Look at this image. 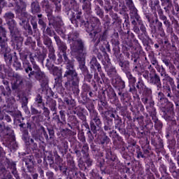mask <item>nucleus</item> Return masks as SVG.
<instances>
[{"mask_svg":"<svg viewBox=\"0 0 179 179\" xmlns=\"http://www.w3.org/2000/svg\"><path fill=\"white\" fill-rule=\"evenodd\" d=\"M160 43L163 48H164V50H167V51H170V50H171V47H176V44L173 43L171 45V43H170V41L167 36H166V34L165 36L160 39Z\"/></svg>","mask_w":179,"mask_h":179,"instance_id":"nucleus-58","label":"nucleus"},{"mask_svg":"<svg viewBox=\"0 0 179 179\" xmlns=\"http://www.w3.org/2000/svg\"><path fill=\"white\" fill-rule=\"evenodd\" d=\"M90 118L91 131L94 135H95L96 141L98 145H99L103 149V152L99 154V156L103 157V156L105 155L106 162H107V150L109 149L110 152L113 153L111 151V148L107 146L111 140L110 139V137L107 136V134L104 132V131L101 130V127H103V122H101V117L99 115V113L93 115L92 116H90Z\"/></svg>","mask_w":179,"mask_h":179,"instance_id":"nucleus-3","label":"nucleus"},{"mask_svg":"<svg viewBox=\"0 0 179 179\" xmlns=\"http://www.w3.org/2000/svg\"><path fill=\"white\" fill-rule=\"evenodd\" d=\"M131 100H132V96L130 95V99L128 102H122L123 106H128L129 108L130 111L131 113H138L139 114V112L141 111V113L145 112V106H143V104H142V102H141L140 100H137V103H131Z\"/></svg>","mask_w":179,"mask_h":179,"instance_id":"nucleus-40","label":"nucleus"},{"mask_svg":"<svg viewBox=\"0 0 179 179\" xmlns=\"http://www.w3.org/2000/svg\"><path fill=\"white\" fill-rule=\"evenodd\" d=\"M64 12L69 17L71 22L74 27H81L86 31L87 26H89V20L83 17L82 10L79 8V5L77 4V8H70L64 9Z\"/></svg>","mask_w":179,"mask_h":179,"instance_id":"nucleus-9","label":"nucleus"},{"mask_svg":"<svg viewBox=\"0 0 179 179\" xmlns=\"http://www.w3.org/2000/svg\"><path fill=\"white\" fill-rule=\"evenodd\" d=\"M79 1L83 3L82 8L83 10L85 12V15L90 16L93 13L92 11V3L89 0H79Z\"/></svg>","mask_w":179,"mask_h":179,"instance_id":"nucleus-55","label":"nucleus"},{"mask_svg":"<svg viewBox=\"0 0 179 179\" xmlns=\"http://www.w3.org/2000/svg\"><path fill=\"white\" fill-rule=\"evenodd\" d=\"M142 12L145 19H146L148 22H150V20L153 19V15L150 13V8L148 7V4L142 6Z\"/></svg>","mask_w":179,"mask_h":179,"instance_id":"nucleus-62","label":"nucleus"},{"mask_svg":"<svg viewBox=\"0 0 179 179\" xmlns=\"http://www.w3.org/2000/svg\"><path fill=\"white\" fill-rule=\"evenodd\" d=\"M32 136L34 138H30L29 131H24V135L22 136V139L24 142L27 149L29 150L28 153H31V152L37 150V143H44V139H45V137L41 133H38V134Z\"/></svg>","mask_w":179,"mask_h":179,"instance_id":"nucleus-20","label":"nucleus"},{"mask_svg":"<svg viewBox=\"0 0 179 179\" xmlns=\"http://www.w3.org/2000/svg\"><path fill=\"white\" fill-rule=\"evenodd\" d=\"M101 22L97 17H92L88 20V26H87L86 32L91 40V43L94 44L93 50H99V45L101 41H106L108 38V32L107 29H104L101 32Z\"/></svg>","mask_w":179,"mask_h":179,"instance_id":"nucleus-4","label":"nucleus"},{"mask_svg":"<svg viewBox=\"0 0 179 179\" xmlns=\"http://www.w3.org/2000/svg\"><path fill=\"white\" fill-rule=\"evenodd\" d=\"M0 136L4 137L3 143L6 148L17 149V142H16L15 131L12 129V126H6L3 122L0 123Z\"/></svg>","mask_w":179,"mask_h":179,"instance_id":"nucleus-14","label":"nucleus"},{"mask_svg":"<svg viewBox=\"0 0 179 179\" xmlns=\"http://www.w3.org/2000/svg\"><path fill=\"white\" fill-rule=\"evenodd\" d=\"M70 45L74 52H78V54H81L82 55L86 53V43L82 38H78L77 41L70 44Z\"/></svg>","mask_w":179,"mask_h":179,"instance_id":"nucleus-41","label":"nucleus"},{"mask_svg":"<svg viewBox=\"0 0 179 179\" xmlns=\"http://www.w3.org/2000/svg\"><path fill=\"white\" fill-rule=\"evenodd\" d=\"M110 117L114 120V128L117 129L122 135H125L127 136V127L124 128V124H122V119L118 115H117V110L112 108L109 110Z\"/></svg>","mask_w":179,"mask_h":179,"instance_id":"nucleus-26","label":"nucleus"},{"mask_svg":"<svg viewBox=\"0 0 179 179\" xmlns=\"http://www.w3.org/2000/svg\"><path fill=\"white\" fill-rule=\"evenodd\" d=\"M113 147L115 150H118L122 155V159H124V165L122 164L124 167H127L131 166V155L127 152V148H125V141L120 143L115 142L113 143Z\"/></svg>","mask_w":179,"mask_h":179,"instance_id":"nucleus-28","label":"nucleus"},{"mask_svg":"<svg viewBox=\"0 0 179 179\" xmlns=\"http://www.w3.org/2000/svg\"><path fill=\"white\" fill-rule=\"evenodd\" d=\"M8 38H6V29L0 26V47L1 48V55L3 57L6 65L9 68L12 66L13 62V55L10 53V48H8Z\"/></svg>","mask_w":179,"mask_h":179,"instance_id":"nucleus-16","label":"nucleus"},{"mask_svg":"<svg viewBox=\"0 0 179 179\" xmlns=\"http://www.w3.org/2000/svg\"><path fill=\"white\" fill-rule=\"evenodd\" d=\"M112 45H113V51L114 57H117L118 55H121V50L120 49V41L117 38H112L111 40Z\"/></svg>","mask_w":179,"mask_h":179,"instance_id":"nucleus-59","label":"nucleus"},{"mask_svg":"<svg viewBox=\"0 0 179 179\" xmlns=\"http://www.w3.org/2000/svg\"><path fill=\"white\" fill-rule=\"evenodd\" d=\"M106 85H107L108 87L106 88V90L103 92H106L108 101L110 103V104H114L115 106H117V104L120 103V99L117 96V93H115V90H114V88L110 86V81L108 84Z\"/></svg>","mask_w":179,"mask_h":179,"instance_id":"nucleus-42","label":"nucleus"},{"mask_svg":"<svg viewBox=\"0 0 179 179\" xmlns=\"http://www.w3.org/2000/svg\"><path fill=\"white\" fill-rule=\"evenodd\" d=\"M41 6H42V9L43 10H44V12L46 14V16L48 17V24H51L52 23H54V21L58 18H59L60 17H55L52 15V8H51V6L50 5V1H48V0H43L41 2Z\"/></svg>","mask_w":179,"mask_h":179,"instance_id":"nucleus-37","label":"nucleus"},{"mask_svg":"<svg viewBox=\"0 0 179 179\" xmlns=\"http://www.w3.org/2000/svg\"><path fill=\"white\" fill-rule=\"evenodd\" d=\"M127 150L136 159H143L145 160L153 155L152 147L149 145L141 148V146L137 145L136 141L131 138L127 140Z\"/></svg>","mask_w":179,"mask_h":179,"instance_id":"nucleus-10","label":"nucleus"},{"mask_svg":"<svg viewBox=\"0 0 179 179\" xmlns=\"http://www.w3.org/2000/svg\"><path fill=\"white\" fill-rule=\"evenodd\" d=\"M76 134V133L75 131H73L68 128L62 129L59 131H58L57 133L58 138H59L62 141V139H66V138L72 136Z\"/></svg>","mask_w":179,"mask_h":179,"instance_id":"nucleus-52","label":"nucleus"},{"mask_svg":"<svg viewBox=\"0 0 179 179\" xmlns=\"http://www.w3.org/2000/svg\"><path fill=\"white\" fill-rule=\"evenodd\" d=\"M134 32L137 34L138 38L142 41L143 43H144L145 41L147 40L146 45H149V44L150 45H153L155 44V42H153V40L150 38V36H149V34H148L146 26L141 28L140 29L139 27H135L134 28Z\"/></svg>","mask_w":179,"mask_h":179,"instance_id":"nucleus-31","label":"nucleus"},{"mask_svg":"<svg viewBox=\"0 0 179 179\" xmlns=\"http://www.w3.org/2000/svg\"><path fill=\"white\" fill-rule=\"evenodd\" d=\"M80 152L83 156V159L85 162L87 167H92L93 166V159L90 157V155L89 154V145L85 144L81 147Z\"/></svg>","mask_w":179,"mask_h":179,"instance_id":"nucleus-43","label":"nucleus"},{"mask_svg":"<svg viewBox=\"0 0 179 179\" xmlns=\"http://www.w3.org/2000/svg\"><path fill=\"white\" fill-rule=\"evenodd\" d=\"M119 34L120 36V38L122 41V52L127 57V58H129V54L131 52V48L134 45L136 47H141V44L139 43V41L136 39L135 34L129 30L127 31H124V30L119 31Z\"/></svg>","mask_w":179,"mask_h":179,"instance_id":"nucleus-11","label":"nucleus"},{"mask_svg":"<svg viewBox=\"0 0 179 179\" xmlns=\"http://www.w3.org/2000/svg\"><path fill=\"white\" fill-rule=\"evenodd\" d=\"M19 45H22V44L18 43L17 50L20 52V59L22 60V66L25 73L28 75V79H29V80L36 79V80L40 82L41 87H44L47 90V87L48 86V77H47L44 71H41V68H40V66H38L36 62V59L40 64H44V59L47 57V55L41 52V50H37L34 55H33V53L29 54V59H27L29 55L24 52H20L22 50Z\"/></svg>","mask_w":179,"mask_h":179,"instance_id":"nucleus-1","label":"nucleus"},{"mask_svg":"<svg viewBox=\"0 0 179 179\" xmlns=\"http://www.w3.org/2000/svg\"><path fill=\"white\" fill-rule=\"evenodd\" d=\"M100 50L102 52L103 55L99 51V49L93 50V52L96 55L98 59L101 62L102 65H103L106 71L107 72V75L109 78L117 76L118 73L117 69H115V66H110L111 65V59H110L108 54L106 52V48L101 46Z\"/></svg>","mask_w":179,"mask_h":179,"instance_id":"nucleus-13","label":"nucleus"},{"mask_svg":"<svg viewBox=\"0 0 179 179\" xmlns=\"http://www.w3.org/2000/svg\"><path fill=\"white\" fill-rule=\"evenodd\" d=\"M67 125L72 131H79V129H80L79 120H78V117L73 115L69 117Z\"/></svg>","mask_w":179,"mask_h":179,"instance_id":"nucleus-48","label":"nucleus"},{"mask_svg":"<svg viewBox=\"0 0 179 179\" xmlns=\"http://www.w3.org/2000/svg\"><path fill=\"white\" fill-rule=\"evenodd\" d=\"M80 150H82V145L78 144L73 146V152L77 157L79 169L82 170V171H86L87 166L86 165L85 161L83 160L84 159Z\"/></svg>","mask_w":179,"mask_h":179,"instance_id":"nucleus-34","label":"nucleus"},{"mask_svg":"<svg viewBox=\"0 0 179 179\" xmlns=\"http://www.w3.org/2000/svg\"><path fill=\"white\" fill-rule=\"evenodd\" d=\"M92 87L90 85L84 83L81 87V99L84 101V104L86 103H89V101H98V110L101 114H104V110H108L110 106H108V102L106 100V92L104 91L97 92L99 91V87H97V84L92 81Z\"/></svg>","mask_w":179,"mask_h":179,"instance_id":"nucleus-2","label":"nucleus"},{"mask_svg":"<svg viewBox=\"0 0 179 179\" xmlns=\"http://www.w3.org/2000/svg\"><path fill=\"white\" fill-rule=\"evenodd\" d=\"M153 173L155 174L157 178L160 177V174L157 171V169H156L153 162H150L149 164H145V174L148 176V179H155Z\"/></svg>","mask_w":179,"mask_h":179,"instance_id":"nucleus-44","label":"nucleus"},{"mask_svg":"<svg viewBox=\"0 0 179 179\" xmlns=\"http://www.w3.org/2000/svg\"><path fill=\"white\" fill-rule=\"evenodd\" d=\"M162 6L164 7V10H165V13H167L168 15H170V12L171 10L173 11V0H160Z\"/></svg>","mask_w":179,"mask_h":179,"instance_id":"nucleus-57","label":"nucleus"},{"mask_svg":"<svg viewBox=\"0 0 179 179\" xmlns=\"http://www.w3.org/2000/svg\"><path fill=\"white\" fill-rule=\"evenodd\" d=\"M19 24L20 26L22 27V29L25 30V31L29 34V36H32L33 29H31L30 23H29V21H27L25 19V17H22L21 18H20Z\"/></svg>","mask_w":179,"mask_h":179,"instance_id":"nucleus-51","label":"nucleus"},{"mask_svg":"<svg viewBox=\"0 0 179 179\" xmlns=\"http://www.w3.org/2000/svg\"><path fill=\"white\" fill-rule=\"evenodd\" d=\"M142 103L145 106L147 112L154 122V128L157 131V134H160L163 129V122L157 117V110L155 108V101L150 90L144 92Z\"/></svg>","mask_w":179,"mask_h":179,"instance_id":"nucleus-6","label":"nucleus"},{"mask_svg":"<svg viewBox=\"0 0 179 179\" xmlns=\"http://www.w3.org/2000/svg\"><path fill=\"white\" fill-rule=\"evenodd\" d=\"M148 5L153 13H159L160 10H163L162 9V6H160V1L159 0H148Z\"/></svg>","mask_w":179,"mask_h":179,"instance_id":"nucleus-54","label":"nucleus"},{"mask_svg":"<svg viewBox=\"0 0 179 179\" xmlns=\"http://www.w3.org/2000/svg\"><path fill=\"white\" fill-rule=\"evenodd\" d=\"M63 62L66 64V71H68L69 68H75L73 60H71L68 57V52L58 50L57 59L55 49H50L48 50V59H46L45 64L47 68L51 69V68L54 66V64L56 65H61Z\"/></svg>","mask_w":179,"mask_h":179,"instance_id":"nucleus-7","label":"nucleus"},{"mask_svg":"<svg viewBox=\"0 0 179 179\" xmlns=\"http://www.w3.org/2000/svg\"><path fill=\"white\" fill-rule=\"evenodd\" d=\"M129 124V122H127ZM126 136H133L134 138H138L141 139L146 136V131L143 129L139 127H134V125L130 124L127 127Z\"/></svg>","mask_w":179,"mask_h":179,"instance_id":"nucleus-32","label":"nucleus"},{"mask_svg":"<svg viewBox=\"0 0 179 179\" xmlns=\"http://www.w3.org/2000/svg\"><path fill=\"white\" fill-rule=\"evenodd\" d=\"M125 76L128 80V87H129V92L131 93L134 100H141L139 94H141L142 101V99H143V93H145L146 90H151V96H153L152 88L147 87L146 84H145V81L142 79V77H139L137 80L136 77L134 76L132 74V71L125 74Z\"/></svg>","mask_w":179,"mask_h":179,"instance_id":"nucleus-5","label":"nucleus"},{"mask_svg":"<svg viewBox=\"0 0 179 179\" xmlns=\"http://www.w3.org/2000/svg\"><path fill=\"white\" fill-rule=\"evenodd\" d=\"M144 115L146 118L145 120L143 115H136L134 117H133L134 122H138L140 127H142L143 128H146L148 131H151V129H153V122H152V120H150V115L148 113H144Z\"/></svg>","mask_w":179,"mask_h":179,"instance_id":"nucleus-29","label":"nucleus"},{"mask_svg":"<svg viewBox=\"0 0 179 179\" xmlns=\"http://www.w3.org/2000/svg\"><path fill=\"white\" fill-rule=\"evenodd\" d=\"M143 78L147 80L149 85L155 86L157 90H162V85L160 75L157 73V71L152 64L148 65V69L143 73Z\"/></svg>","mask_w":179,"mask_h":179,"instance_id":"nucleus-21","label":"nucleus"},{"mask_svg":"<svg viewBox=\"0 0 179 179\" xmlns=\"http://www.w3.org/2000/svg\"><path fill=\"white\" fill-rule=\"evenodd\" d=\"M48 71H50V73L53 75V76H62V67L57 66L53 64V66L51 69L47 68Z\"/></svg>","mask_w":179,"mask_h":179,"instance_id":"nucleus-64","label":"nucleus"},{"mask_svg":"<svg viewBox=\"0 0 179 179\" xmlns=\"http://www.w3.org/2000/svg\"><path fill=\"white\" fill-rule=\"evenodd\" d=\"M4 17L10 32L11 41L15 45L19 47L18 44H22L23 38L20 36V32L17 29V27H16V21L13 20L15 19V14L12 12L6 13Z\"/></svg>","mask_w":179,"mask_h":179,"instance_id":"nucleus-12","label":"nucleus"},{"mask_svg":"<svg viewBox=\"0 0 179 179\" xmlns=\"http://www.w3.org/2000/svg\"><path fill=\"white\" fill-rule=\"evenodd\" d=\"M74 114H76L77 117L83 121L81 124V131H85L87 132V143H90V142H93L94 141V135H93V131H92V129L87 123V119L86 117V115H87V110L82 106H78L75 108Z\"/></svg>","mask_w":179,"mask_h":179,"instance_id":"nucleus-15","label":"nucleus"},{"mask_svg":"<svg viewBox=\"0 0 179 179\" xmlns=\"http://www.w3.org/2000/svg\"><path fill=\"white\" fill-rule=\"evenodd\" d=\"M55 41L57 45L58 50H60V51H64L66 52H68V46L66 45V43H64L61 40V38L58 35H57V33L53 35Z\"/></svg>","mask_w":179,"mask_h":179,"instance_id":"nucleus-53","label":"nucleus"},{"mask_svg":"<svg viewBox=\"0 0 179 179\" xmlns=\"http://www.w3.org/2000/svg\"><path fill=\"white\" fill-rule=\"evenodd\" d=\"M5 73L8 78H10V79H13L14 80L11 84V88L13 90H22V89L24 87L26 79L19 73L13 71V69H12L10 66L8 67V69H6Z\"/></svg>","mask_w":179,"mask_h":179,"instance_id":"nucleus-23","label":"nucleus"},{"mask_svg":"<svg viewBox=\"0 0 179 179\" xmlns=\"http://www.w3.org/2000/svg\"><path fill=\"white\" fill-rule=\"evenodd\" d=\"M22 161L25 162V166L29 173H32L34 170L33 156L31 155L25 156L22 158Z\"/></svg>","mask_w":179,"mask_h":179,"instance_id":"nucleus-60","label":"nucleus"},{"mask_svg":"<svg viewBox=\"0 0 179 179\" xmlns=\"http://www.w3.org/2000/svg\"><path fill=\"white\" fill-rule=\"evenodd\" d=\"M158 16L159 17V20H162L165 27H166V33H173L171 22L169 19H167V16L164 15V11H163V10H160L159 11Z\"/></svg>","mask_w":179,"mask_h":179,"instance_id":"nucleus-46","label":"nucleus"},{"mask_svg":"<svg viewBox=\"0 0 179 179\" xmlns=\"http://www.w3.org/2000/svg\"><path fill=\"white\" fill-rule=\"evenodd\" d=\"M48 25L53 27V28L55 29V31H57V34H59L62 38H66V29L62 26V19L61 17L57 18L55 21H53V22H52V24H48Z\"/></svg>","mask_w":179,"mask_h":179,"instance_id":"nucleus-38","label":"nucleus"},{"mask_svg":"<svg viewBox=\"0 0 179 179\" xmlns=\"http://www.w3.org/2000/svg\"><path fill=\"white\" fill-rule=\"evenodd\" d=\"M80 36V33L79 32V31L73 29L67 34L68 43L71 45L75 41H77L78 40H79V38H79Z\"/></svg>","mask_w":179,"mask_h":179,"instance_id":"nucleus-56","label":"nucleus"},{"mask_svg":"<svg viewBox=\"0 0 179 179\" xmlns=\"http://www.w3.org/2000/svg\"><path fill=\"white\" fill-rule=\"evenodd\" d=\"M63 78H66L64 87L67 90L73 92L74 95L79 96V93H80V90L79 89L80 78H79L76 69L75 67L69 68L68 71L64 72Z\"/></svg>","mask_w":179,"mask_h":179,"instance_id":"nucleus-8","label":"nucleus"},{"mask_svg":"<svg viewBox=\"0 0 179 179\" xmlns=\"http://www.w3.org/2000/svg\"><path fill=\"white\" fill-rule=\"evenodd\" d=\"M46 104L50 108V111H53L52 121L55 124L59 127V128H62L64 127V123L66 122V112L64 109H61L59 111V115L57 113V101L52 98H46Z\"/></svg>","mask_w":179,"mask_h":179,"instance_id":"nucleus-17","label":"nucleus"},{"mask_svg":"<svg viewBox=\"0 0 179 179\" xmlns=\"http://www.w3.org/2000/svg\"><path fill=\"white\" fill-rule=\"evenodd\" d=\"M159 171L161 174V176L159 175V177L158 178L159 179H167L171 177V176L170 175V173L167 171V166H166V164L159 166Z\"/></svg>","mask_w":179,"mask_h":179,"instance_id":"nucleus-61","label":"nucleus"},{"mask_svg":"<svg viewBox=\"0 0 179 179\" xmlns=\"http://www.w3.org/2000/svg\"><path fill=\"white\" fill-rule=\"evenodd\" d=\"M162 61L163 64L169 68L170 73L172 75V76H177V73H178V71H177V69L176 68V66L171 63V60L167 57H162Z\"/></svg>","mask_w":179,"mask_h":179,"instance_id":"nucleus-49","label":"nucleus"},{"mask_svg":"<svg viewBox=\"0 0 179 179\" xmlns=\"http://www.w3.org/2000/svg\"><path fill=\"white\" fill-rule=\"evenodd\" d=\"M1 83L5 86L3 87V85H0L1 94L6 97V100H9V98L12 96V90H10V86H9V81L2 76Z\"/></svg>","mask_w":179,"mask_h":179,"instance_id":"nucleus-45","label":"nucleus"},{"mask_svg":"<svg viewBox=\"0 0 179 179\" xmlns=\"http://www.w3.org/2000/svg\"><path fill=\"white\" fill-rule=\"evenodd\" d=\"M138 12L139 11L136 7L129 10L130 19L133 26V31L134 27H138V29H141L145 27V23H143V20H142V17H141Z\"/></svg>","mask_w":179,"mask_h":179,"instance_id":"nucleus-30","label":"nucleus"},{"mask_svg":"<svg viewBox=\"0 0 179 179\" xmlns=\"http://www.w3.org/2000/svg\"><path fill=\"white\" fill-rule=\"evenodd\" d=\"M158 101L159 104L161 105V111L163 113V117L166 121L171 122V125H177V121L174 118L176 117L174 104L169 101V99L166 97Z\"/></svg>","mask_w":179,"mask_h":179,"instance_id":"nucleus-19","label":"nucleus"},{"mask_svg":"<svg viewBox=\"0 0 179 179\" xmlns=\"http://www.w3.org/2000/svg\"><path fill=\"white\" fill-rule=\"evenodd\" d=\"M148 22L150 23V27L152 29V33H153V34L158 31L160 37H164L166 36L164 28H163V22H160L157 17H156L155 20L152 18L150 21H148Z\"/></svg>","mask_w":179,"mask_h":179,"instance_id":"nucleus-35","label":"nucleus"},{"mask_svg":"<svg viewBox=\"0 0 179 179\" xmlns=\"http://www.w3.org/2000/svg\"><path fill=\"white\" fill-rule=\"evenodd\" d=\"M90 69L94 72H99L101 79L104 83V85H108L109 83L110 80L108 78L106 77V74L103 72V69H101V65L99 64V61H97V57L93 56L90 62Z\"/></svg>","mask_w":179,"mask_h":179,"instance_id":"nucleus-27","label":"nucleus"},{"mask_svg":"<svg viewBox=\"0 0 179 179\" xmlns=\"http://www.w3.org/2000/svg\"><path fill=\"white\" fill-rule=\"evenodd\" d=\"M110 110L104 112V121H103V132L108 134L109 136L111 137V134L114 132V119L110 116Z\"/></svg>","mask_w":179,"mask_h":179,"instance_id":"nucleus-33","label":"nucleus"},{"mask_svg":"<svg viewBox=\"0 0 179 179\" xmlns=\"http://www.w3.org/2000/svg\"><path fill=\"white\" fill-rule=\"evenodd\" d=\"M112 85L116 90L120 101L122 103H128L131 99V94H129V91L124 92L127 85H125L124 80H122V77L117 76L112 80Z\"/></svg>","mask_w":179,"mask_h":179,"instance_id":"nucleus-22","label":"nucleus"},{"mask_svg":"<svg viewBox=\"0 0 179 179\" xmlns=\"http://www.w3.org/2000/svg\"><path fill=\"white\" fill-rule=\"evenodd\" d=\"M20 129L22 134H24L25 131H29L32 136L38 135V129H37V126L33 122L27 121L26 122H21V124H19Z\"/></svg>","mask_w":179,"mask_h":179,"instance_id":"nucleus-36","label":"nucleus"},{"mask_svg":"<svg viewBox=\"0 0 179 179\" xmlns=\"http://www.w3.org/2000/svg\"><path fill=\"white\" fill-rule=\"evenodd\" d=\"M21 16L22 17H25L27 22L30 20L34 31H37L38 30V25H37V20L36 19V17L31 15L27 12L22 13Z\"/></svg>","mask_w":179,"mask_h":179,"instance_id":"nucleus-47","label":"nucleus"},{"mask_svg":"<svg viewBox=\"0 0 179 179\" xmlns=\"http://www.w3.org/2000/svg\"><path fill=\"white\" fill-rule=\"evenodd\" d=\"M163 81L164 83L162 86V90L163 92L165 94V96H166V97H169V99H174V97H176V94L173 95V93H171V90L173 92H177V87L176 86L174 79L168 74L163 79Z\"/></svg>","mask_w":179,"mask_h":179,"instance_id":"nucleus-24","label":"nucleus"},{"mask_svg":"<svg viewBox=\"0 0 179 179\" xmlns=\"http://www.w3.org/2000/svg\"><path fill=\"white\" fill-rule=\"evenodd\" d=\"M115 62L119 65V66L121 68V71L127 75V73H129V72H131L129 61L125 60L124 58V55H119L117 56H115Z\"/></svg>","mask_w":179,"mask_h":179,"instance_id":"nucleus-39","label":"nucleus"},{"mask_svg":"<svg viewBox=\"0 0 179 179\" xmlns=\"http://www.w3.org/2000/svg\"><path fill=\"white\" fill-rule=\"evenodd\" d=\"M65 106H67L69 110H73V108L76 107V101H75V99L64 97L63 99V105L59 106V110H62L63 108H65Z\"/></svg>","mask_w":179,"mask_h":179,"instance_id":"nucleus-50","label":"nucleus"},{"mask_svg":"<svg viewBox=\"0 0 179 179\" xmlns=\"http://www.w3.org/2000/svg\"><path fill=\"white\" fill-rule=\"evenodd\" d=\"M31 120L32 121H34V124L38 127V134H43L48 143H49L50 145H54V143L52 141H54V138H55V131L54 130V127H52V125L48 124V126H47V131L48 132V134L47 131H45V128L43 125H41V115H37L32 116Z\"/></svg>","mask_w":179,"mask_h":179,"instance_id":"nucleus-18","label":"nucleus"},{"mask_svg":"<svg viewBox=\"0 0 179 179\" xmlns=\"http://www.w3.org/2000/svg\"><path fill=\"white\" fill-rule=\"evenodd\" d=\"M31 12L32 15H37V13H41V7H40V3L37 0L33 1L31 3Z\"/></svg>","mask_w":179,"mask_h":179,"instance_id":"nucleus-63","label":"nucleus"},{"mask_svg":"<svg viewBox=\"0 0 179 179\" xmlns=\"http://www.w3.org/2000/svg\"><path fill=\"white\" fill-rule=\"evenodd\" d=\"M150 143L153 146L155 152L157 153V156L160 155V153L164 152V141L163 138L160 137L159 133L152 131L150 133Z\"/></svg>","mask_w":179,"mask_h":179,"instance_id":"nucleus-25","label":"nucleus"}]
</instances>
